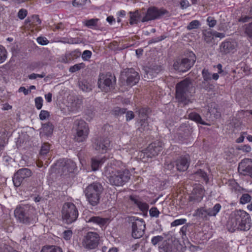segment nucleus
<instances>
[{"label":"nucleus","mask_w":252,"mask_h":252,"mask_svg":"<svg viewBox=\"0 0 252 252\" xmlns=\"http://www.w3.org/2000/svg\"><path fill=\"white\" fill-rule=\"evenodd\" d=\"M252 225L250 215L242 210H236L230 215L226 224V228L230 232L236 230L248 231Z\"/></svg>","instance_id":"nucleus-1"},{"label":"nucleus","mask_w":252,"mask_h":252,"mask_svg":"<svg viewBox=\"0 0 252 252\" xmlns=\"http://www.w3.org/2000/svg\"><path fill=\"white\" fill-rule=\"evenodd\" d=\"M105 174L110 184L116 186L124 185L129 181L130 177L128 170H116L111 166L107 167Z\"/></svg>","instance_id":"nucleus-2"},{"label":"nucleus","mask_w":252,"mask_h":252,"mask_svg":"<svg viewBox=\"0 0 252 252\" xmlns=\"http://www.w3.org/2000/svg\"><path fill=\"white\" fill-rule=\"evenodd\" d=\"M191 89V83L189 79H185L177 84L175 97L178 102L184 105L191 103L189 97Z\"/></svg>","instance_id":"nucleus-3"},{"label":"nucleus","mask_w":252,"mask_h":252,"mask_svg":"<svg viewBox=\"0 0 252 252\" xmlns=\"http://www.w3.org/2000/svg\"><path fill=\"white\" fill-rule=\"evenodd\" d=\"M103 190L101 184L94 182L88 185L83 192L89 203L93 206L97 205L100 201L101 194Z\"/></svg>","instance_id":"nucleus-4"},{"label":"nucleus","mask_w":252,"mask_h":252,"mask_svg":"<svg viewBox=\"0 0 252 252\" xmlns=\"http://www.w3.org/2000/svg\"><path fill=\"white\" fill-rule=\"evenodd\" d=\"M34 211L33 207L29 206L17 207L14 211L15 217L21 223L32 224L34 222Z\"/></svg>","instance_id":"nucleus-5"},{"label":"nucleus","mask_w":252,"mask_h":252,"mask_svg":"<svg viewBox=\"0 0 252 252\" xmlns=\"http://www.w3.org/2000/svg\"><path fill=\"white\" fill-rule=\"evenodd\" d=\"M62 218L66 223L74 222L78 217V211L76 206L72 203L66 202L62 210Z\"/></svg>","instance_id":"nucleus-6"},{"label":"nucleus","mask_w":252,"mask_h":252,"mask_svg":"<svg viewBox=\"0 0 252 252\" xmlns=\"http://www.w3.org/2000/svg\"><path fill=\"white\" fill-rule=\"evenodd\" d=\"M196 59L195 55L191 52L189 53V58L177 60L174 63L173 67L175 70L180 72H186L193 65Z\"/></svg>","instance_id":"nucleus-7"},{"label":"nucleus","mask_w":252,"mask_h":252,"mask_svg":"<svg viewBox=\"0 0 252 252\" xmlns=\"http://www.w3.org/2000/svg\"><path fill=\"white\" fill-rule=\"evenodd\" d=\"M116 78L115 76L111 73L106 74L100 73L98 79V86L102 91L108 92L114 88L116 83Z\"/></svg>","instance_id":"nucleus-8"},{"label":"nucleus","mask_w":252,"mask_h":252,"mask_svg":"<svg viewBox=\"0 0 252 252\" xmlns=\"http://www.w3.org/2000/svg\"><path fill=\"white\" fill-rule=\"evenodd\" d=\"M74 124L76 126L75 140L78 142L85 141L89 133V128L88 124L82 120L75 121Z\"/></svg>","instance_id":"nucleus-9"},{"label":"nucleus","mask_w":252,"mask_h":252,"mask_svg":"<svg viewBox=\"0 0 252 252\" xmlns=\"http://www.w3.org/2000/svg\"><path fill=\"white\" fill-rule=\"evenodd\" d=\"M99 242V235L94 232H89L83 237L82 241V245L84 248L88 250L96 249Z\"/></svg>","instance_id":"nucleus-10"},{"label":"nucleus","mask_w":252,"mask_h":252,"mask_svg":"<svg viewBox=\"0 0 252 252\" xmlns=\"http://www.w3.org/2000/svg\"><path fill=\"white\" fill-rule=\"evenodd\" d=\"M167 13L168 11L164 8H158L155 6H151L147 9L145 15L141 19V21L145 22L159 19L161 16Z\"/></svg>","instance_id":"nucleus-11"},{"label":"nucleus","mask_w":252,"mask_h":252,"mask_svg":"<svg viewBox=\"0 0 252 252\" xmlns=\"http://www.w3.org/2000/svg\"><path fill=\"white\" fill-rule=\"evenodd\" d=\"M221 206L220 203L216 204L213 208L201 207L197 209L194 216H198L204 220H207L208 217L216 216L221 209Z\"/></svg>","instance_id":"nucleus-12"},{"label":"nucleus","mask_w":252,"mask_h":252,"mask_svg":"<svg viewBox=\"0 0 252 252\" xmlns=\"http://www.w3.org/2000/svg\"><path fill=\"white\" fill-rule=\"evenodd\" d=\"M238 48V43L235 40L229 38L222 42L219 47L221 55L233 54Z\"/></svg>","instance_id":"nucleus-13"},{"label":"nucleus","mask_w":252,"mask_h":252,"mask_svg":"<svg viewBox=\"0 0 252 252\" xmlns=\"http://www.w3.org/2000/svg\"><path fill=\"white\" fill-rule=\"evenodd\" d=\"M146 224L143 219H136L132 222V236L134 239L141 238L145 233Z\"/></svg>","instance_id":"nucleus-14"},{"label":"nucleus","mask_w":252,"mask_h":252,"mask_svg":"<svg viewBox=\"0 0 252 252\" xmlns=\"http://www.w3.org/2000/svg\"><path fill=\"white\" fill-rule=\"evenodd\" d=\"M122 77L126 78L127 86H132L139 81L140 77L138 73L132 68H126L121 73Z\"/></svg>","instance_id":"nucleus-15"},{"label":"nucleus","mask_w":252,"mask_h":252,"mask_svg":"<svg viewBox=\"0 0 252 252\" xmlns=\"http://www.w3.org/2000/svg\"><path fill=\"white\" fill-rule=\"evenodd\" d=\"M163 143L157 140L150 144L144 150V154L148 158H152L157 156L163 148Z\"/></svg>","instance_id":"nucleus-16"},{"label":"nucleus","mask_w":252,"mask_h":252,"mask_svg":"<svg viewBox=\"0 0 252 252\" xmlns=\"http://www.w3.org/2000/svg\"><path fill=\"white\" fill-rule=\"evenodd\" d=\"M56 166L61 170L63 173L66 175L69 173H72L76 168L75 163L71 159H62L58 161Z\"/></svg>","instance_id":"nucleus-17"},{"label":"nucleus","mask_w":252,"mask_h":252,"mask_svg":"<svg viewBox=\"0 0 252 252\" xmlns=\"http://www.w3.org/2000/svg\"><path fill=\"white\" fill-rule=\"evenodd\" d=\"M110 144V141L108 138L100 137L95 140L94 147L96 151L104 153L109 149Z\"/></svg>","instance_id":"nucleus-18"},{"label":"nucleus","mask_w":252,"mask_h":252,"mask_svg":"<svg viewBox=\"0 0 252 252\" xmlns=\"http://www.w3.org/2000/svg\"><path fill=\"white\" fill-rule=\"evenodd\" d=\"M238 170L240 174L248 176L252 170V159L244 158L239 163Z\"/></svg>","instance_id":"nucleus-19"},{"label":"nucleus","mask_w":252,"mask_h":252,"mask_svg":"<svg viewBox=\"0 0 252 252\" xmlns=\"http://www.w3.org/2000/svg\"><path fill=\"white\" fill-rule=\"evenodd\" d=\"M177 170L180 172L186 171L190 164V158L189 155H186L179 157L175 161Z\"/></svg>","instance_id":"nucleus-20"},{"label":"nucleus","mask_w":252,"mask_h":252,"mask_svg":"<svg viewBox=\"0 0 252 252\" xmlns=\"http://www.w3.org/2000/svg\"><path fill=\"white\" fill-rule=\"evenodd\" d=\"M205 194V190L200 185L195 187L192 190V194L190 196V201L200 202Z\"/></svg>","instance_id":"nucleus-21"},{"label":"nucleus","mask_w":252,"mask_h":252,"mask_svg":"<svg viewBox=\"0 0 252 252\" xmlns=\"http://www.w3.org/2000/svg\"><path fill=\"white\" fill-rule=\"evenodd\" d=\"M85 220L87 222H92L94 224L98 225L100 227H103L106 224L108 219L107 218H103L98 216L86 217Z\"/></svg>","instance_id":"nucleus-22"},{"label":"nucleus","mask_w":252,"mask_h":252,"mask_svg":"<svg viewBox=\"0 0 252 252\" xmlns=\"http://www.w3.org/2000/svg\"><path fill=\"white\" fill-rule=\"evenodd\" d=\"M159 249L161 252H176V249L172 243H169L164 240L162 244L159 246Z\"/></svg>","instance_id":"nucleus-23"},{"label":"nucleus","mask_w":252,"mask_h":252,"mask_svg":"<svg viewBox=\"0 0 252 252\" xmlns=\"http://www.w3.org/2000/svg\"><path fill=\"white\" fill-rule=\"evenodd\" d=\"M130 199L139 208L140 210L143 212L147 211L149 209V205L139 200V199L136 197L130 196Z\"/></svg>","instance_id":"nucleus-24"},{"label":"nucleus","mask_w":252,"mask_h":252,"mask_svg":"<svg viewBox=\"0 0 252 252\" xmlns=\"http://www.w3.org/2000/svg\"><path fill=\"white\" fill-rule=\"evenodd\" d=\"M161 70L160 66L155 65L152 67L149 68L146 70V75L148 79H152L155 77Z\"/></svg>","instance_id":"nucleus-25"},{"label":"nucleus","mask_w":252,"mask_h":252,"mask_svg":"<svg viewBox=\"0 0 252 252\" xmlns=\"http://www.w3.org/2000/svg\"><path fill=\"white\" fill-rule=\"evenodd\" d=\"M53 125L50 122L43 124L40 133L46 136L51 135L53 131Z\"/></svg>","instance_id":"nucleus-26"},{"label":"nucleus","mask_w":252,"mask_h":252,"mask_svg":"<svg viewBox=\"0 0 252 252\" xmlns=\"http://www.w3.org/2000/svg\"><path fill=\"white\" fill-rule=\"evenodd\" d=\"M129 14V23L132 25L134 24H137L140 19V14L138 10L134 12L130 11Z\"/></svg>","instance_id":"nucleus-27"},{"label":"nucleus","mask_w":252,"mask_h":252,"mask_svg":"<svg viewBox=\"0 0 252 252\" xmlns=\"http://www.w3.org/2000/svg\"><path fill=\"white\" fill-rule=\"evenodd\" d=\"M203 36L204 41L207 43H211L214 40L213 31L205 30L203 32Z\"/></svg>","instance_id":"nucleus-28"},{"label":"nucleus","mask_w":252,"mask_h":252,"mask_svg":"<svg viewBox=\"0 0 252 252\" xmlns=\"http://www.w3.org/2000/svg\"><path fill=\"white\" fill-rule=\"evenodd\" d=\"M105 161V159L101 158L100 159H96L93 158L92 159V167L94 171H96L98 169L99 167L102 165V164Z\"/></svg>","instance_id":"nucleus-29"},{"label":"nucleus","mask_w":252,"mask_h":252,"mask_svg":"<svg viewBox=\"0 0 252 252\" xmlns=\"http://www.w3.org/2000/svg\"><path fill=\"white\" fill-rule=\"evenodd\" d=\"M17 172L24 180L29 178L32 174V171L28 168H21L18 170Z\"/></svg>","instance_id":"nucleus-30"},{"label":"nucleus","mask_w":252,"mask_h":252,"mask_svg":"<svg viewBox=\"0 0 252 252\" xmlns=\"http://www.w3.org/2000/svg\"><path fill=\"white\" fill-rule=\"evenodd\" d=\"M189 117L190 120L194 121L197 123L203 125H206V123L202 120L201 116L195 112H192L190 113Z\"/></svg>","instance_id":"nucleus-31"},{"label":"nucleus","mask_w":252,"mask_h":252,"mask_svg":"<svg viewBox=\"0 0 252 252\" xmlns=\"http://www.w3.org/2000/svg\"><path fill=\"white\" fill-rule=\"evenodd\" d=\"M41 252H63L62 249L55 246H47L42 248Z\"/></svg>","instance_id":"nucleus-32"},{"label":"nucleus","mask_w":252,"mask_h":252,"mask_svg":"<svg viewBox=\"0 0 252 252\" xmlns=\"http://www.w3.org/2000/svg\"><path fill=\"white\" fill-rule=\"evenodd\" d=\"M139 124L140 126L138 127V130L141 132L147 131L150 129L149 125L147 119H140L139 120Z\"/></svg>","instance_id":"nucleus-33"},{"label":"nucleus","mask_w":252,"mask_h":252,"mask_svg":"<svg viewBox=\"0 0 252 252\" xmlns=\"http://www.w3.org/2000/svg\"><path fill=\"white\" fill-rule=\"evenodd\" d=\"M13 184L15 187H19L21 186L24 179L16 172L12 178Z\"/></svg>","instance_id":"nucleus-34"},{"label":"nucleus","mask_w":252,"mask_h":252,"mask_svg":"<svg viewBox=\"0 0 252 252\" xmlns=\"http://www.w3.org/2000/svg\"><path fill=\"white\" fill-rule=\"evenodd\" d=\"M98 20L99 19L97 18L91 19L84 21L83 24L88 28H93L97 26Z\"/></svg>","instance_id":"nucleus-35"},{"label":"nucleus","mask_w":252,"mask_h":252,"mask_svg":"<svg viewBox=\"0 0 252 252\" xmlns=\"http://www.w3.org/2000/svg\"><path fill=\"white\" fill-rule=\"evenodd\" d=\"M50 151V145L48 143H44L42 144L40 151V157H44L46 156Z\"/></svg>","instance_id":"nucleus-36"},{"label":"nucleus","mask_w":252,"mask_h":252,"mask_svg":"<svg viewBox=\"0 0 252 252\" xmlns=\"http://www.w3.org/2000/svg\"><path fill=\"white\" fill-rule=\"evenodd\" d=\"M245 33L249 38L252 39V22L244 26Z\"/></svg>","instance_id":"nucleus-37"},{"label":"nucleus","mask_w":252,"mask_h":252,"mask_svg":"<svg viewBox=\"0 0 252 252\" xmlns=\"http://www.w3.org/2000/svg\"><path fill=\"white\" fill-rule=\"evenodd\" d=\"M200 23L198 20H194L190 22L187 27L188 30H192L198 29L200 26Z\"/></svg>","instance_id":"nucleus-38"},{"label":"nucleus","mask_w":252,"mask_h":252,"mask_svg":"<svg viewBox=\"0 0 252 252\" xmlns=\"http://www.w3.org/2000/svg\"><path fill=\"white\" fill-rule=\"evenodd\" d=\"M202 75L204 81L205 82H208L212 79V74L207 69L204 68L202 70Z\"/></svg>","instance_id":"nucleus-39"},{"label":"nucleus","mask_w":252,"mask_h":252,"mask_svg":"<svg viewBox=\"0 0 252 252\" xmlns=\"http://www.w3.org/2000/svg\"><path fill=\"white\" fill-rule=\"evenodd\" d=\"M126 109L124 108H120L119 107H115L112 111V114L116 116H121L126 113Z\"/></svg>","instance_id":"nucleus-40"},{"label":"nucleus","mask_w":252,"mask_h":252,"mask_svg":"<svg viewBox=\"0 0 252 252\" xmlns=\"http://www.w3.org/2000/svg\"><path fill=\"white\" fill-rule=\"evenodd\" d=\"M148 109L146 108H140L138 111L139 118L140 119H148Z\"/></svg>","instance_id":"nucleus-41"},{"label":"nucleus","mask_w":252,"mask_h":252,"mask_svg":"<svg viewBox=\"0 0 252 252\" xmlns=\"http://www.w3.org/2000/svg\"><path fill=\"white\" fill-rule=\"evenodd\" d=\"M164 239L163 237L160 235L154 236L151 239V243L154 246L159 244L160 243L163 242Z\"/></svg>","instance_id":"nucleus-42"},{"label":"nucleus","mask_w":252,"mask_h":252,"mask_svg":"<svg viewBox=\"0 0 252 252\" xmlns=\"http://www.w3.org/2000/svg\"><path fill=\"white\" fill-rule=\"evenodd\" d=\"M195 174L196 176L200 177L206 183L208 182L209 179L208 178L207 173L201 169L197 170L195 172Z\"/></svg>","instance_id":"nucleus-43"},{"label":"nucleus","mask_w":252,"mask_h":252,"mask_svg":"<svg viewBox=\"0 0 252 252\" xmlns=\"http://www.w3.org/2000/svg\"><path fill=\"white\" fill-rule=\"evenodd\" d=\"M251 199L252 197L250 194L248 193L243 194L240 199V203L242 204H245L250 202Z\"/></svg>","instance_id":"nucleus-44"},{"label":"nucleus","mask_w":252,"mask_h":252,"mask_svg":"<svg viewBox=\"0 0 252 252\" xmlns=\"http://www.w3.org/2000/svg\"><path fill=\"white\" fill-rule=\"evenodd\" d=\"M85 67V64L83 63L76 64L73 66H71L69 68V71L71 72H75L79 70L81 68H83Z\"/></svg>","instance_id":"nucleus-45"},{"label":"nucleus","mask_w":252,"mask_h":252,"mask_svg":"<svg viewBox=\"0 0 252 252\" xmlns=\"http://www.w3.org/2000/svg\"><path fill=\"white\" fill-rule=\"evenodd\" d=\"M35 106L37 109L40 110L43 106V100L41 96L37 97L34 99Z\"/></svg>","instance_id":"nucleus-46"},{"label":"nucleus","mask_w":252,"mask_h":252,"mask_svg":"<svg viewBox=\"0 0 252 252\" xmlns=\"http://www.w3.org/2000/svg\"><path fill=\"white\" fill-rule=\"evenodd\" d=\"M6 50L0 45V63L4 62L6 59Z\"/></svg>","instance_id":"nucleus-47"},{"label":"nucleus","mask_w":252,"mask_h":252,"mask_svg":"<svg viewBox=\"0 0 252 252\" xmlns=\"http://www.w3.org/2000/svg\"><path fill=\"white\" fill-rule=\"evenodd\" d=\"M186 221L187 220L186 219L176 220L171 223V226L174 227L179 225L184 224L186 223Z\"/></svg>","instance_id":"nucleus-48"},{"label":"nucleus","mask_w":252,"mask_h":252,"mask_svg":"<svg viewBox=\"0 0 252 252\" xmlns=\"http://www.w3.org/2000/svg\"><path fill=\"white\" fill-rule=\"evenodd\" d=\"M149 214L151 217L158 218L159 216L160 212L156 207H153L150 209Z\"/></svg>","instance_id":"nucleus-49"},{"label":"nucleus","mask_w":252,"mask_h":252,"mask_svg":"<svg viewBox=\"0 0 252 252\" xmlns=\"http://www.w3.org/2000/svg\"><path fill=\"white\" fill-rule=\"evenodd\" d=\"M92 53L90 50H85L82 54V58L83 61H87L91 58Z\"/></svg>","instance_id":"nucleus-50"},{"label":"nucleus","mask_w":252,"mask_h":252,"mask_svg":"<svg viewBox=\"0 0 252 252\" xmlns=\"http://www.w3.org/2000/svg\"><path fill=\"white\" fill-rule=\"evenodd\" d=\"M50 117V113L46 110H42L40 111L39 115V119L43 121L46 120Z\"/></svg>","instance_id":"nucleus-51"},{"label":"nucleus","mask_w":252,"mask_h":252,"mask_svg":"<svg viewBox=\"0 0 252 252\" xmlns=\"http://www.w3.org/2000/svg\"><path fill=\"white\" fill-rule=\"evenodd\" d=\"M207 25L210 28L214 27L217 24V21L215 18L211 16H209L207 19Z\"/></svg>","instance_id":"nucleus-52"},{"label":"nucleus","mask_w":252,"mask_h":252,"mask_svg":"<svg viewBox=\"0 0 252 252\" xmlns=\"http://www.w3.org/2000/svg\"><path fill=\"white\" fill-rule=\"evenodd\" d=\"M28 11L25 9L22 8L18 11L17 16L20 19L23 20L26 17Z\"/></svg>","instance_id":"nucleus-53"},{"label":"nucleus","mask_w":252,"mask_h":252,"mask_svg":"<svg viewBox=\"0 0 252 252\" xmlns=\"http://www.w3.org/2000/svg\"><path fill=\"white\" fill-rule=\"evenodd\" d=\"M80 89L84 92H89L91 91V87L86 83L82 82L79 84Z\"/></svg>","instance_id":"nucleus-54"},{"label":"nucleus","mask_w":252,"mask_h":252,"mask_svg":"<svg viewBox=\"0 0 252 252\" xmlns=\"http://www.w3.org/2000/svg\"><path fill=\"white\" fill-rule=\"evenodd\" d=\"M188 230V226L187 225H185L183 226L180 230V234L182 236L183 239H184L185 238H187L186 235H187V232Z\"/></svg>","instance_id":"nucleus-55"},{"label":"nucleus","mask_w":252,"mask_h":252,"mask_svg":"<svg viewBox=\"0 0 252 252\" xmlns=\"http://www.w3.org/2000/svg\"><path fill=\"white\" fill-rule=\"evenodd\" d=\"M87 0H74L72 4L74 6L80 7L84 5Z\"/></svg>","instance_id":"nucleus-56"},{"label":"nucleus","mask_w":252,"mask_h":252,"mask_svg":"<svg viewBox=\"0 0 252 252\" xmlns=\"http://www.w3.org/2000/svg\"><path fill=\"white\" fill-rule=\"evenodd\" d=\"M175 165V162L166 161L164 163V168L168 170H172L174 169Z\"/></svg>","instance_id":"nucleus-57"},{"label":"nucleus","mask_w":252,"mask_h":252,"mask_svg":"<svg viewBox=\"0 0 252 252\" xmlns=\"http://www.w3.org/2000/svg\"><path fill=\"white\" fill-rule=\"evenodd\" d=\"M72 236V232L70 230H65L63 232V237L66 240H69Z\"/></svg>","instance_id":"nucleus-58"},{"label":"nucleus","mask_w":252,"mask_h":252,"mask_svg":"<svg viewBox=\"0 0 252 252\" xmlns=\"http://www.w3.org/2000/svg\"><path fill=\"white\" fill-rule=\"evenodd\" d=\"M37 41L39 44L42 45H47L49 43V41L46 37L41 36L38 37L37 38Z\"/></svg>","instance_id":"nucleus-59"},{"label":"nucleus","mask_w":252,"mask_h":252,"mask_svg":"<svg viewBox=\"0 0 252 252\" xmlns=\"http://www.w3.org/2000/svg\"><path fill=\"white\" fill-rule=\"evenodd\" d=\"M180 7L185 9L190 6V4L188 0H181L180 2Z\"/></svg>","instance_id":"nucleus-60"},{"label":"nucleus","mask_w":252,"mask_h":252,"mask_svg":"<svg viewBox=\"0 0 252 252\" xmlns=\"http://www.w3.org/2000/svg\"><path fill=\"white\" fill-rule=\"evenodd\" d=\"M45 76V74L43 73L41 74H35V73H32L29 75L28 77L30 79H35L37 78V77H39L41 78H43Z\"/></svg>","instance_id":"nucleus-61"},{"label":"nucleus","mask_w":252,"mask_h":252,"mask_svg":"<svg viewBox=\"0 0 252 252\" xmlns=\"http://www.w3.org/2000/svg\"><path fill=\"white\" fill-rule=\"evenodd\" d=\"M251 19L252 17L249 16L242 15L238 21L240 22L245 23L249 21Z\"/></svg>","instance_id":"nucleus-62"},{"label":"nucleus","mask_w":252,"mask_h":252,"mask_svg":"<svg viewBox=\"0 0 252 252\" xmlns=\"http://www.w3.org/2000/svg\"><path fill=\"white\" fill-rule=\"evenodd\" d=\"M166 38V36H165V35H162L160 36L157 37L155 38H153L151 40V43L158 42H159V41H162V40H164Z\"/></svg>","instance_id":"nucleus-63"},{"label":"nucleus","mask_w":252,"mask_h":252,"mask_svg":"<svg viewBox=\"0 0 252 252\" xmlns=\"http://www.w3.org/2000/svg\"><path fill=\"white\" fill-rule=\"evenodd\" d=\"M126 120L127 121H129L134 117V113L132 111H127L126 113Z\"/></svg>","instance_id":"nucleus-64"}]
</instances>
